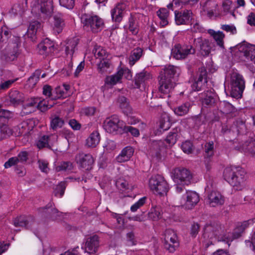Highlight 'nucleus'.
<instances>
[{
    "instance_id": "obj_63",
    "label": "nucleus",
    "mask_w": 255,
    "mask_h": 255,
    "mask_svg": "<svg viewBox=\"0 0 255 255\" xmlns=\"http://www.w3.org/2000/svg\"><path fill=\"white\" fill-rule=\"evenodd\" d=\"M51 86L48 85H45L42 88V94L47 98H48L50 100H53V91Z\"/></svg>"
},
{
    "instance_id": "obj_61",
    "label": "nucleus",
    "mask_w": 255,
    "mask_h": 255,
    "mask_svg": "<svg viewBox=\"0 0 255 255\" xmlns=\"http://www.w3.org/2000/svg\"><path fill=\"white\" fill-rule=\"evenodd\" d=\"M177 133L176 131H172L169 133L165 139L166 142L169 144L170 146L174 145L177 140Z\"/></svg>"
},
{
    "instance_id": "obj_39",
    "label": "nucleus",
    "mask_w": 255,
    "mask_h": 255,
    "mask_svg": "<svg viewBox=\"0 0 255 255\" xmlns=\"http://www.w3.org/2000/svg\"><path fill=\"white\" fill-rule=\"evenodd\" d=\"M40 75L41 71L39 70H35L28 79L26 85L30 89L34 88L39 80Z\"/></svg>"
},
{
    "instance_id": "obj_40",
    "label": "nucleus",
    "mask_w": 255,
    "mask_h": 255,
    "mask_svg": "<svg viewBox=\"0 0 255 255\" xmlns=\"http://www.w3.org/2000/svg\"><path fill=\"white\" fill-rule=\"evenodd\" d=\"M118 102L120 108L125 114L128 115L131 113V108L126 97L124 96L119 97Z\"/></svg>"
},
{
    "instance_id": "obj_32",
    "label": "nucleus",
    "mask_w": 255,
    "mask_h": 255,
    "mask_svg": "<svg viewBox=\"0 0 255 255\" xmlns=\"http://www.w3.org/2000/svg\"><path fill=\"white\" fill-rule=\"evenodd\" d=\"M100 135L98 131H94L86 139V145L88 147H95L99 143Z\"/></svg>"
},
{
    "instance_id": "obj_9",
    "label": "nucleus",
    "mask_w": 255,
    "mask_h": 255,
    "mask_svg": "<svg viewBox=\"0 0 255 255\" xmlns=\"http://www.w3.org/2000/svg\"><path fill=\"white\" fill-rule=\"evenodd\" d=\"M175 183V190L178 193L182 192L185 185H189L196 182L193 176H171Z\"/></svg>"
},
{
    "instance_id": "obj_36",
    "label": "nucleus",
    "mask_w": 255,
    "mask_h": 255,
    "mask_svg": "<svg viewBox=\"0 0 255 255\" xmlns=\"http://www.w3.org/2000/svg\"><path fill=\"white\" fill-rule=\"evenodd\" d=\"M192 107L191 103L187 102L174 109V113L178 116H183L187 115Z\"/></svg>"
},
{
    "instance_id": "obj_2",
    "label": "nucleus",
    "mask_w": 255,
    "mask_h": 255,
    "mask_svg": "<svg viewBox=\"0 0 255 255\" xmlns=\"http://www.w3.org/2000/svg\"><path fill=\"white\" fill-rule=\"evenodd\" d=\"M149 187L154 194L159 196L166 194L169 188L163 176H151L149 180Z\"/></svg>"
},
{
    "instance_id": "obj_5",
    "label": "nucleus",
    "mask_w": 255,
    "mask_h": 255,
    "mask_svg": "<svg viewBox=\"0 0 255 255\" xmlns=\"http://www.w3.org/2000/svg\"><path fill=\"white\" fill-rule=\"evenodd\" d=\"M124 126L123 122L116 115L106 119L104 123L105 129L109 133L116 132L119 129L124 128Z\"/></svg>"
},
{
    "instance_id": "obj_27",
    "label": "nucleus",
    "mask_w": 255,
    "mask_h": 255,
    "mask_svg": "<svg viewBox=\"0 0 255 255\" xmlns=\"http://www.w3.org/2000/svg\"><path fill=\"white\" fill-rule=\"evenodd\" d=\"M122 72H117L116 74L107 76L105 80V86L108 88H112L118 83L121 82Z\"/></svg>"
},
{
    "instance_id": "obj_10",
    "label": "nucleus",
    "mask_w": 255,
    "mask_h": 255,
    "mask_svg": "<svg viewBox=\"0 0 255 255\" xmlns=\"http://www.w3.org/2000/svg\"><path fill=\"white\" fill-rule=\"evenodd\" d=\"M183 198L185 199V202L182 204L185 209H191L193 208L199 201V194L193 191H187Z\"/></svg>"
},
{
    "instance_id": "obj_34",
    "label": "nucleus",
    "mask_w": 255,
    "mask_h": 255,
    "mask_svg": "<svg viewBox=\"0 0 255 255\" xmlns=\"http://www.w3.org/2000/svg\"><path fill=\"white\" fill-rule=\"evenodd\" d=\"M38 101L39 99L37 98H32L29 100L26 103L23 105L22 110L23 113H31L36 108H37V102Z\"/></svg>"
},
{
    "instance_id": "obj_3",
    "label": "nucleus",
    "mask_w": 255,
    "mask_h": 255,
    "mask_svg": "<svg viewBox=\"0 0 255 255\" xmlns=\"http://www.w3.org/2000/svg\"><path fill=\"white\" fill-rule=\"evenodd\" d=\"M231 94L234 97H241L245 87V81L242 75L233 72L231 76Z\"/></svg>"
},
{
    "instance_id": "obj_12",
    "label": "nucleus",
    "mask_w": 255,
    "mask_h": 255,
    "mask_svg": "<svg viewBox=\"0 0 255 255\" xmlns=\"http://www.w3.org/2000/svg\"><path fill=\"white\" fill-rule=\"evenodd\" d=\"M28 159V153L25 151L20 152L16 156L12 157L5 162L4 166L5 168H9L18 164H23Z\"/></svg>"
},
{
    "instance_id": "obj_31",
    "label": "nucleus",
    "mask_w": 255,
    "mask_h": 255,
    "mask_svg": "<svg viewBox=\"0 0 255 255\" xmlns=\"http://www.w3.org/2000/svg\"><path fill=\"white\" fill-rule=\"evenodd\" d=\"M19 54V52L18 47L16 46V47L14 48L13 51L7 53H2L0 56V59L3 62H10L15 60Z\"/></svg>"
},
{
    "instance_id": "obj_16",
    "label": "nucleus",
    "mask_w": 255,
    "mask_h": 255,
    "mask_svg": "<svg viewBox=\"0 0 255 255\" xmlns=\"http://www.w3.org/2000/svg\"><path fill=\"white\" fill-rule=\"evenodd\" d=\"M241 152L255 156V139H249L236 147Z\"/></svg>"
},
{
    "instance_id": "obj_35",
    "label": "nucleus",
    "mask_w": 255,
    "mask_h": 255,
    "mask_svg": "<svg viewBox=\"0 0 255 255\" xmlns=\"http://www.w3.org/2000/svg\"><path fill=\"white\" fill-rule=\"evenodd\" d=\"M209 33L213 37L217 44L222 48H224V39L225 37L224 33L220 31H215L210 30Z\"/></svg>"
},
{
    "instance_id": "obj_44",
    "label": "nucleus",
    "mask_w": 255,
    "mask_h": 255,
    "mask_svg": "<svg viewBox=\"0 0 255 255\" xmlns=\"http://www.w3.org/2000/svg\"><path fill=\"white\" fill-rule=\"evenodd\" d=\"M218 229L211 225H206L204 228V235L210 239L216 238L219 233Z\"/></svg>"
},
{
    "instance_id": "obj_58",
    "label": "nucleus",
    "mask_w": 255,
    "mask_h": 255,
    "mask_svg": "<svg viewBox=\"0 0 255 255\" xmlns=\"http://www.w3.org/2000/svg\"><path fill=\"white\" fill-rule=\"evenodd\" d=\"M53 104L47 103V102L45 100L42 101L39 100L37 102V109L41 112H44L51 108L53 106Z\"/></svg>"
},
{
    "instance_id": "obj_26",
    "label": "nucleus",
    "mask_w": 255,
    "mask_h": 255,
    "mask_svg": "<svg viewBox=\"0 0 255 255\" xmlns=\"http://www.w3.org/2000/svg\"><path fill=\"white\" fill-rule=\"evenodd\" d=\"M152 79L149 73L144 70L137 74L135 77V84L137 88H139L141 84H143Z\"/></svg>"
},
{
    "instance_id": "obj_28",
    "label": "nucleus",
    "mask_w": 255,
    "mask_h": 255,
    "mask_svg": "<svg viewBox=\"0 0 255 255\" xmlns=\"http://www.w3.org/2000/svg\"><path fill=\"white\" fill-rule=\"evenodd\" d=\"M177 69V67L173 65H166L163 71H161L160 77L174 80V76L176 73Z\"/></svg>"
},
{
    "instance_id": "obj_50",
    "label": "nucleus",
    "mask_w": 255,
    "mask_h": 255,
    "mask_svg": "<svg viewBox=\"0 0 255 255\" xmlns=\"http://www.w3.org/2000/svg\"><path fill=\"white\" fill-rule=\"evenodd\" d=\"M41 27V24L38 21H33L30 23L27 30V35L32 37L36 34L37 31Z\"/></svg>"
},
{
    "instance_id": "obj_4",
    "label": "nucleus",
    "mask_w": 255,
    "mask_h": 255,
    "mask_svg": "<svg viewBox=\"0 0 255 255\" xmlns=\"http://www.w3.org/2000/svg\"><path fill=\"white\" fill-rule=\"evenodd\" d=\"M195 50L191 45H175L172 49V56L177 60L185 59L188 55L194 54Z\"/></svg>"
},
{
    "instance_id": "obj_48",
    "label": "nucleus",
    "mask_w": 255,
    "mask_h": 255,
    "mask_svg": "<svg viewBox=\"0 0 255 255\" xmlns=\"http://www.w3.org/2000/svg\"><path fill=\"white\" fill-rule=\"evenodd\" d=\"M163 145V141H152L150 144V150L152 154L157 155L161 150V148Z\"/></svg>"
},
{
    "instance_id": "obj_49",
    "label": "nucleus",
    "mask_w": 255,
    "mask_h": 255,
    "mask_svg": "<svg viewBox=\"0 0 255 255\" xmlns=\"http://www.w3.org/2000/svg\"><path fill=\"white\" fill-rule=\"evenodd\" d=\"M12 134V129L6 125H2L0 127V137L1 139L7 138Z\"/></svg>"
},
{
    "instance_id": "obj_55",
    "label": "nucleus",
    "mask_w": 255,
    "mask_h": 255,
    "mask_svg": "<svg viewBox=\"0 0 255 255\" xmlns=\"http://www.w3.org/2000/svg\"><path fill=\"white\" fill-rule=\"evenodd\" d=\"M128 29L133 35H136L138 31V25L135 19L130 17L128 20Z\"/></svg>"
},
{
    "instance_id": "obj_14",
    "label": "nucleus",
    "mask_w": 255,
    "mask_h": 255,
    "mask_svg": "<svg viewBox=\"0 0 255 255\" xmlns=\"http://www.w3.org/2000/svg\"><path fill=\"white\" fill-rule=\"evenodd\" d=\"M128 6V2H120L118 3L114 9L111 10L112 17L113 20L120 22L123 16L124 11Z\"/></svg>"
},
{
    "instance_id": "obj_22",
    "label": "nucleus",
    "mask_w": 255,
    "mask_h": 255,
    "mask_svg": "<svg viewBox=\"0 0 255 255\" xmlns=\"http://www.w3.org/2000/svg\"><path fill=\"white\" fill-rule=\"evenodd\" d=\"M199 77L197 81H195L192 85V90L194 91H199L201 90L203 85V80H204L207 82L206 77L207 72L204 67H202L199 69Z\"/></svg>"
},
{
    "instance_id": "obj_7",
    "label": "nucleus",
    "mask_w": 255,
    "mask_h": 255,
    "mask_svg": "<svg viewBox=\"0 0 255 255\" xmlns=\"http://www.w3.org/2000/svg\"><path fill=\"white\" fill-rule=\"evenodd\" d=\"M52 0H35L32 10H38L43 14L48 15L53 11Z\"/></svg>"
},
{
    "instance_id": "obj_53",
    "label": "nucleus",
    "mask_w": 255,
    "mask_h": 255,
    "mask_svg": "<svg viewBox=\"0 0 255 255\" xmlns=\"http://www.w3.org/2000/svg\"><path fill=\"white\" fill-rule=\"evenodd\" d=\"M53 100H55L66 97L64 88L61 86L56 87L53 92Z\"/></svg>"
},
{
    "instance_id": "obj_6",
    "label": "nucleus",
    "mask_w": 255,
    "mask_h": 255,
    "mask_svg": "<svg viewBox=\"0 0 255 255\" xmlns=\"http://www.w3.org/2000/svg\"><path fill=\"white\" fill-rule=\"evenodd\" d=\"M99 247V237L97 235H93L86 239L82 249L85 252L93 255L98 252Z\"/></svg>"
},
{
    "instance_id": "obj_52",
    "label": "nucleus",
    "mask_w": 255,
    "mask_h": 255,
    "mask_svg": "<svg viewBox=\"0 0 255 255\" xmlns=\"http://www.w3.org/2000/svg\"><path fill=\"white\" fill-rule=\"evenodd\" d=\"M110 62L108 58L101 60L98 64V70L99 73L103 74L110 67Z\"/></svg>"
},
{
    "instance_id": "obj_62",
    "label": "nucleus",
    "mask_w": 255,
    "mask_h": 255,
    "mask_svg": "<svg viewBox=\"0 0 255 255\" xmlns=\"http://www.w3.org/2000/svg\"><path fill=\"white\" fill-rule=\"evenodd\" d=\"M126 239L128 245L133 246L136 244V238L133 231H129L127 233Z\"/></svg>"
},
{
    "instance_id": "obj_8",
    "label": "nucleus",
    "mask_w": 255,
    "mask_h": 255,
    "mask_svg": "<svg viewBox=\"0 0 255 255\" xmlns=\"http://www.w3.org/2000/svg\"><path fill=\"white\" fill-rule=\"evenodd\" d=\"M76 159L77 163L84 170H90L92 168L94 160L91 154L79 153L76 156Z\"/></svg>"
},
{
    "instance_id": "obj_1",
    "label": "nucleus",
    "mask_w": 255,
    "mask_h": 255,
    "mask_svg": "<svg viewBox=\"0 0 255 255\" xmlns=\"http://www.w3.org/2000/svg\"><path fill=\"white\" fill-rule=\"evenodd\" d=\"M81 22L87 30L90 29L93 32L97 33L104 27L103 20L96 15L85 13L81 17Z\"/></svg>"
},
{
    "instance_id": "obj_20",
    "label": "nucleus",
    "mask_w": 255,
    "mask_h": 255,
    "mask_svg": "<svg viewBox=\"0 0 255 255\" xmlns=\"http://www.w3.org/2000/svg\"><path fill=\"white\" fill-rule=\"evenodd\" d=\"M216 96L211 90H207L201 95V102L203 105L212 106L216 102Z\"/></svg>"
},
{
    "instance_id": "obj_38",
    "label": "nucleus",
    "mask_w": 255,
    "mask_h": 255,
    "mask_svg": "<svg viewBox=\"0 0 255 255\" xmlns=\"http://www.w3.org/2000/svg\"><path fill=\"white\" fill-rule=\"evenodd\" d=\"M157 15L159 18L160 25L162 26H165L168 24V18L169 17V11L166 8H160L157 12Z\"/></svg>"
},
{
    "instance_id": "obj_57",
    "label": "nucleus",
    "mask_w": 255,
    "mask_h": 255,
    "mask_svg": "<svg viewBox=\"0 0 255 255\" xmlns=\"http://www.w3.org/2000/svg\"><path fill=\"white\" fill-rule=\"evenodd\" d=\"M28 221L24 217H19L15 218L13 221V225L15 227H27Z\"/></svg>"
},
{
    "instance_id": "obj_21",
    "label": "nucleus",
    "mask_w": 255,
    "mask_h": 255,
    "mask_svg": "<svg viewBox=\"0 0 255 255\" xmlns=\"http://www.w3.org/2000/svg\"><path fill=\"white\" fill-rule=\"evenodd\" d=\"M209 203L211 206L215 207L222 205L224 202L223 196L218 191H212L208 196Z\"/></svg>"
},
{
    "instance_id": "obj_25",
    "label": "nucleus",
    "mask_w": 255,
    "mask_h": 255,
    "mask_svg": "<svg viewBox=\"0 0 255 255\" xmlns=\"http://www.w3.org/2000/svg\"><path fill=\"white\" fill-rule=\"evenodd\" d=\"M53 30L56 33H61L65 26L64 20L61 14H55L54 17Z\"/></svg>"
},
{
    "instance_id": "obj_23",
    "label": "nucleus",
    "mask_w": 255,
    "mask_h": 255,
    "mask_svg": "<svg viewBox=\"0 0 255 255\" xmlns=\"http://www.w3.org/2000/svg\"><path fill=\"white\" fill-rule=\"evenodd\" d=\"M134 153L133 148L129 146L125 147L117 157L116 159L118 162L122 163L128 161Z\"/></svg>"
},
{
    "instance_id": "obj_19",
    "label": "nucleus",
    "mask_w": 255,
    "mask_h": 255,
    "mask_svg": "<svg viewBox=\"0 0 255 255\" xmlns=\"http://www.w3.org/2000/svg\"><path fill=\"white\" fill-rule=\"evenodd\" d=\"M8 101L10 105L16 107L24 102V95L18 91L11 90L9 93Z\"/></svg>"
},
{
    "instance_id": "obj_17",
    "label": "nucleus",
    "mask_w": 255,
    "mask_h": 255,
    "mask_svg": "<svg viewBox=\"0 0 255 255\" xmlns=\"http://www.w3.org/2000/svg\"><path fill=\"white\" fill-rule=\"evenodd\" d=\"M194 45L199 49L201 54L203 56H207L210 52L211 46L208 40L198 37L194 39Z\"/></svg>"
},
{
    "instance_id": "obj_59",
    "label": "nucleus",
    "mask_w": 255,
    "mask_h": 255,
    "mask_svg": "<svg viewBox=\"0 0 255 255\" xmlns=\"http://www.w3.org/2000/svg\"><path fill=\"white\" fill-rule=\"evenodd\" d=\"M49 136L43 135L40 137L36 142V145L39 149L48 146Z\"/></svg>"
},
{
    "instance_id": "obj_29",
    "label": "nucleus",
    "mask_w": 255,
    "mask_h": 255,
    "mask_svg": "<svg viewBox=\"0 0 255 255\" xmlns=\"http://www.w3.org/2000/svg\"><path fill=\"white\" fill-rule=\"evenodd\" d=\"M218 8L217 3L216 1L213 0L206 1L203 6L204 10L207 11L209 16H212L215 13H216L218 11Z\"/></svg>"
},
{
    "instance_id": "obj_30",
    "label": "nucleus",
    "mask_w": 255,
    "mask_h": 255,
    "mask_svg": "<svg viewBox=\"0 0 255 255\" xmlns=\"http://www.w3.org/2000/svg\"><path fill=\"white\" fill-rule=\"evenodd\" d=\"M254 223H255V218L250 219L240 223L235 230L233 238L236 239L239 238L241 236V234L242 233L246 228L250 225H253Z\"/></svg>"
},
{
    "instance_id": "obj_15",
    "label": "nucleus",
    "mask_w": 255,
    "mask_h": 255,
    "mask_svg": "<svg viewBox=\"0 0 255 255\" xmlns=\"http://www.w3.org/2000/svg\"><path fill=\"white\" fill-rule=\"evenodd\" d=\"M175 21L177 25L186 24L192 19V12L190 10L175 11Z\"/></svg>"
},
{
    "instance_id": "obj_33",
    "label": "nucleus",
    "mask_w": 255,
    "mask_h": 255,
    "mask_svg": "<svg viewBox=\"0 0 255 255\" xmlns=\"http://www.w3.org/2000/svg\"><path fill=\"white\" fill-rule=\"evenodd\" d=\"M74 169L73 163L70 161H62L58 163L55 167V170L57 172H65L70 173Z\"/></svg>"
},
{
    "instance_id": "obj_13",
    "label": "nucleus",
    "mask_w": 255,
    "mask_h": 255,
    "mask_svg": "<svg viewBox=\"0 0 255 255\" xmlns=\"http://www.w3.org/2000/svg\"><path fill=\"white\" fill-rule=\"evenodd\" d=\"M37 49L40 54L47 56L54 51V44L49 39L46 38L37 45Z\"/></svg>"
},
{
    "instance_id": "obj_64",
    "label": "nucleus",
    "mask_w": 255,
    "mask_h": 255,
    "mask_svg": "<svg viewBox=\"0 0 255 255\" xmlns=\"http://www.w3.org/2000/svg\"><path fill=\"white\" fill-rule=\"evenodd\" d=\"M181 147L183 151L186 154H190L193 150V144L189 141H186L183 142Z\"/></svg>"
},
{
    "instance_id": "obj_54",
    "label": "nucleus",
    "mask_w": 255,
    "mask_h": 255,
    "mask_svg": "<svg viewBox=\"0 0 255 255\" xmlns=\"http://www.w3.org/2000/svg\"><path fill=\"white\" fill-rule=\"evenodd\" d=\"M66 187V183L65 181H62L57 185L54 190V194L56 196L62 197L64 194V191Z\"/></svg>"
},
{
    "instance_id": "obj_24",
    "label": "nucleus",
    "mask_w": 255,
    "mask_h": 255,
    "mask_svg": "<svg viewBox=\"0 0 255 255\" xmlns=\"http://www.w3.org/2000/svg\"><path fill=\"white\" fill-rule=\"evenodd\" d=\"M225 179L237 190L242 189L245 181L242 176H225Z\"/></svg>"
},
{
    "instance_id": "obj_11",
    "label": "nucleus",
    "mask_w": 255,
    "mask_h": 255,
    "mask_svg": "<svg viewBox=\"0 0 255 255\" xmlns=\"http://www.w3.org/2000/svg\"><path fill=\"white\" fill-rule=\"evenodd\" d=\"M241 56L245 57V60L252 61L255 58V45L244 43L238 46Z\"/></svg>"
},
{
    "instance_id": "obj_43",
    "label": "nucleus",
    "mask_w": 255,
    "mask_h": 255,
    "mask_svg": "<svg viewBox=\"0 0 255 255\" xmlns=\"http://www.w3.org/2000/svg\"><path fill=\"white\" fill-rule=\"evenodd\" d=\"M142 54V50L140 48L134 49L129 57V64L132 66L137 61Z\"/></svg>"
},
{
    "instance_id": "obj_56",
    "label": "nucleus",
    "mask_w": 255,
    "mask_h": 255,
    "mask_svg": "<svg viewBox=\"0 0 255 255\" xmlns=\"http://www.w3.org/2000/svg\"><path fill=\"white\" fill-rule=\"evenodd\" d=\"M172 175H191L189 170L184 167H177L174 168L171 172Z\"/></svg>"
},
{
    "instance_id": "obj_18",
    "label": "nucleus",
    "mask_w": 255,
    "mask_h": 255,
    "mask_svg": "<svg viewBox=\"0 0 255 255\" xmlns=\"http://www.w3.org/2000/svg\"><path fill=\"white\" fill-rule=\"evenodd\" d=\"M159 91L163 94H168L175 86V81L171 79L160 77Z\"/></svg>"
},
{
    "instance_id": "obj_42",
    "label": "nucleus",
    "mask_w": 255,
    "mask_h": 255,
    "mask_svg": "<svg viewBox=\"0 0 255 255\" xmlns=\"http://www.w3.org/2000/svg\"><path fill=\"white\" fill-rule=\"evenodd\" d=\"M78 43V39L77 38H72L67 40L65 52L67 55H70V57H72Z\"/></svg>"
},
{
    "instance_id": "obj_45",
    "label": "nucleus",
    "mask_w": 255,
    "mask_h": 255,
    "mask_svg": "<svg viewBox=\"0 0 255 255\" xmlns=\"http://www.w3.org/2000/svg\"><path fill=\"white\" fill-rule=\"evenodd\" d=\"M159 128L161 130H168L171 126V122L169 117L167 114L161 116L159 121Z\"/></svg>"
},
{
    "instance_id": "obj_60",
    "label": "nucleus",
    "mask_w": 255,
    "mask_h": 255,
    "mask_svg": "<svg viewBox=\"0 0 255 255\" xmlns=\"http://www.w3.org/2000/svg\"><path fill=\"white\" fill-rule=\"evenodd\" d=\"M204 151L206 156L207 157H211L214 154V142L209 141L207 142L204 145Z\"/></svg>"
},
{
    "instance_id": "obj_41",
    "label": "nucleus",
    "mask_w": 255,
    "mask_h": 255,
    "mask_svg": "<svg viewBox=\"0 0 255 255\" xmlns=\"http://www.w3.org/2000/svg\"><path fill=\"white\" fill-rule=\"evenodd\" d=\"M50 119V128L54 130L61 128L64 124V120L58 116L54 115Z\"/></svg>"
},
{
    "instance_id": "obj_46",
    "label": "nucleus",
    "mask_w": 255,
    "mask_h": 255,
    "mask_svg": "<svg viewBox=\"0 0 255 255\" xmlns=\"http://www.w3.org/2000/svg\"><path fill=\"white\" fill-rule=\"evenodd\" d=\"M93 53L96 58L100 61L107 59L108 56V53L106 50L101 46H95L93 50Z\"/></svg>"
},
{
    "instance_id": "obj_47",
    "label": "nucleus",
    "mask_w": 255,
    "mask_h": 255,
    "mask_svg": "<svg viewBox=\"0 0 255 255\" xmlns=\"http://www.w3.org/2000/svg\"><path fill=\"white\" fill-rule=\"evenodd\" d=\"M164 242H179L176 234L171 229H167L164 232Z\"/></svg>"
},
{
    "instance_id": "obj_51",
    "label": "nucleus",
    "mask_w": 255,
    "mask_h": 255,
    "mask_svg": "<svg viewBox=\"0 0 255 255\" xmlns=\"http://www.w3.org/2000/svg\"><path fill=\"white\" fill-rule=\"evenodd\" d=\"M148 217L154 221L161 218V209L159 207L152 208L148 213Z\"/></svg>"
},
{
    "instance_id": "obj_37",
    "label": "nucleus",
    "mask_w": 255,
    "mask_h": 255,
    "mask_svg": "<svg viewBox=\"0 0 255 255\" xmlns=\"http://www.w3.org/2000/svg\"><path fill=\"white\" fill-rule=\"evenodd\" d=\"M246 173V171L240 167L229 166L224 170L225 175H244Z\"/></svg>"
}]
</instances>
